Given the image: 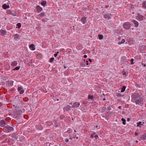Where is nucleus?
I'll use <instances>...</instances> for the list:
<instances>
[{"label": "nucleus", "mask_w": 146, "mask_h": 146, "mask_svg": "<svg viewBox=\"0 0 146 146\" xmlns=\"http://www.w3.org/2000/svg\"><path fill=\"white\" fill-rule=\"evenodd\" d=\"M140 95L139 94L135 93L133 94L131 96V97L133 100V102L136 101L138 98H139Z\"/></svg>", "instance_id": "obj_1"}, {"label": "nucleus", "mask_w": 146, "mask_h": 146, "mask_svg": "<svg viewBox=\"0 0 146 146\" xmlns=\"http://www.w3.org/2000/svg\"><path fill=\"white\" fill-rule=\"evenodd\" d=\"M131 25L129 23L127 22L123 24V26L124 29L128 30L130 28Z\"/></svg>", "instance_id": "obj_2"}, {"label": "nucleus", "mask_w": 146, "mask_h": 146, "mask_svg": "<svg viewBox=\"0 0 146 146\" xmlns=\"http://www.w3.org/2000/svg\"><path fill=\"white\" fill-rule=\"evenodd\" d=\"M143 101V99L141 98H139L136 101H134L137 104H140L142 103Z\"/></svg>", "instance_id": "obj_3"}, {"label": "nucleus", "mask_w": 146, "mask_h": 146, "mask_svg": "<svg viewBox=\"0 0 146 146\" xmlns=\"http://www.w3.org/2000/svg\"><path fill=\"white\" fill-rule=\"evenodd\" d=\"M18 90L20 94H22L24 92V90H23V87L22 86H18Z\"/></svg>", "instance_id": "obj_4"}, {"label": "nucleus", "mask_w": 146, "mask_h": 146, "mask_svg": "<svg viewBox=\"0 0 146 146\" xmlns=\"http://www.w3.org/2000/svg\"><path fill=\"white\" fill-rule=\"evenodd\" d=\"M5 127L7 129V131L8 132H9L11 131H13L14 130V129L13 127L9 126L7 125V126Z\"/></svg>", "instance_id": "obj_5"}, {"label": "nucleus", "mask_w": 146, "mask_h": 146, "mask_svg": "<svg viewBox=\"0 0 146 146\" xmlns=\"http://www.w3.org/2000/svg\"><path fill=\"white\" fill-rule=\"evenodd\" d=\"M80 105V104L79 103L75 102H74L73 105L72 106L71 108H77Z\"/></svg>", "instance_id": "obj_6"}, {"label": "nucleus", "mask_w": 146, "mask_h": 146, "mask_svg": "<svg viewBox=\"0 0 146 146\" xmlns=\"http://www.w3.org/2000/svg\"><path fill=\"white\" fill-rule=\"evenodd\" d=\"M146 137V133L144 134H143L141 136L138 137V139L140 140L141 139L143 140H145Z\"/></svg>", "instance_id": "obj_7"}, {"label": "nucleus", "mask_w": 146, "mask_h": 146, "mask_svg": "<svg viewBox=\"0 0 146 146\" xmlns=\"http://www.w3.org/2000/svg\"><path fill=\"white\" fill-rule=\"evenodd\" d=\"M71 107L70 106L68 105L64 108V110L68 111L71 109Z\"/></svg>", "instance_id": "obj_8"}, {"label": "nucleus", "mask_w": 146, "mask_h": 146, "mask_svg": "<svg viewBox=\"0 0 146 146\" xmlns=\"http://www.w3.org/2000/svg\"><path fill=\"white\" fill-rule=\"evenodd\" d=\"M36 8L37 11L38 13L40 12L42 10V8L38 5L37 6Z\"/></svg>", "instance_id": "obj_9"}, {"label": "nucleus", "mask_w": 146, "mask_h": 146, "mask_svg": "<svg viewBox=\"0 0 146 146\" xmlns=\"http://www.w3.org/2000/svg\"><path fill=\"white\" fill-rule=\"evenodd\" d=\"M111 14L108 13L105 14L104 16V17L106 19H110V16Z\"/></svg>", "instance_id": "obj_10"}, {"label": "nucleus", "mask_w": 146, "mask_h": 146, "mask_svg": "<svg viewBox=\"0 0 146 146\" xmlns=\"http://www.w3.org/2000/svg\"><path fill=\"white\" fill-rule=\"evenodd\" d=\"M131 21L133 22L134 24V27H137L139 25V23L138 22L135 20H132Z\"/></svg>", "instance_id": "obj_11"}, {"label": "nucleus", "mask_w": 146, "mask_h": 146, "mask_svg": "<svg viewBox=\"0 0 146 146\" xmlns=\"http://www.w3.org/2000/svg\"><path fill=\"white\" fill-rule=\"evenodd\" d=\"M7 32L5 31L1 30L0 31V35L5 36L6 35Z\"/></svg>", "instance_id": "obj_12"}, {"label": "nucleus", "mask_w": 146, "mask_h": 146, "mask_svg": "<svg viewBox=\"0 0 146 146\" xmlns=\"http://www.w3.org/2000/svg\"><path fill=\"white\" fill-rule=\"evenodd\" d=\"M91 137L92 138H95L96 139H97L98 137V135L96 134V133L95 132L93 133L91 135Z\"/></svg>", "instance_id": "obj_13"}, {"label": "nucleus", "mask_w": 146, "mask_h": 146, "mask_svg": "<svg viewBox=\"0 0 146 146\" xmlns=\"http://www.w3.org/2000/svg\"><path fill=\"white\" fill-rule=\"evenodd\" d=\"M137 17V19L140 21H141L143 20V19L144 18V16L141 15H138Z\"/></svg>", "instance_id": "obj_14"}, {"label": "nucleus", "mask_w": 146, "mask_h": 146, "mask_svg": "<svg viewBox=\"0 0 146 146\" xmlns=\"http://www.w3.org/2000/svg\"><path fill=\"white\" fill-rule=\"evenodd\" d=\"M0 125L1 126H4L6 124L5 121L4 120H1L0 123Z\"/></svg>", "instance_id": "obj_15"}, {"label": "nucleus", "mask_w": 146, "mask_h": 146, "mask_svg": "<svg viewBox=\"0 0 146 146\" xmlns=\"http://www.w3.org/2000/svg\"><path fill=\"white\" fill-rule=\"evenodd\" d=\"M2 7L3 9H6L9 8V5H7L6 4H5L3 5Z\"/></svg>", "instance_id": "obj_16"}, {"label": "nucleus", "mask_w": 146, "mask_h": 146, "mask_svg": "<svg viewBox=\"0 0 146 146\" xmlns=\"http://www.w3.org/2000/svg\"><path fill=\"white\" fill-rule=\"evenodd\" d=\"M13 36H14V39L16 40H17V39H18L19 37V35L17 34L13 35Z\"/></svg>", "instance_id": "obj_17"}, {"label": "nucleus", "mask_w": 146, "mask_h": 146, "mask_svg": "<svg viewBox=\"0 0 146 146\" xmlns=\"http://www.w3.org/2000/svg\"><path fill=\"white\" fill-rule=\"evenodd\" d=\"M30 48L32 50H34L35 49V48H34V45L33 44H31L30 45Z\"/></svg>", "instance_id": "obj_18"}, {"label": "nucleus", "mask_w": 146, "mask_h": 146, "mask_svg": "<svg viewBox=\"0 0 146 146\" xmlns=\"http://www.w3.org/2000/svg\"><path fill=\"white\" fill-rule=\"evenodd\" d=\"M86 17H83L81 18V21L83 22V24H85L86 23Z\"/></svg>", "instance_id": "obj_19"}, {"label": "nucleus", "mask_w": 146, "mask_h": 146, "mask_svg": "<svg viewBox=\"0 0 146 146\" xmlns=\"http://www.w3.org/2000/svg\"><path fill=\"white\" fill-rule=\"evenodd\" d=\"M17 61H14L13 62H12V63L11 64V65L13 66H15L17 65Z\"/></svg>", "instance_id": "obj_20"}, {"label": "nucleus", "mask_w": 146, "mask_h": 146, "mask_svg": "<svg viewBox=\"0 0 146 146\" xmlns=\"http://www.w3.org/2000/svg\"><path fill=\"white\" fill-rule=\"evenodd\" d=\"M100 40H102L103 38V36L101 34H99L98 36Z\"/></svg>", "instance_id": "obj_21"}, {"label": "nucleus", "mask_w": 146, "mask_h": 146, "mask_svg": "<svg viewBox=\"0 0 146 146\" xmlns=\"http://www.w3.org/2000/svg\"><path fill=\"white\" fill-rule=\"evenodd\" d=\"M142 7L144 8H146V1H145L142 4Z\"/></svg>", "instance_id": "obj_22"}, {"label": "nucleus", "mask_w": 146, "mask_h": 146, "mask_svg": "<svg viewBox=\"0 0 146 146\" xmlns=\"http://www.w3.org/2000/svg\"><path fill=\"white\" fill-rule=\"evenodd\" d=\"M46 3V1H43L41 2V5L43 6H45Z\"/></svg>", "instance_id": "obj_23"}, {"label": "nucleus", "mask_w": 146, "mask_h": 146, "mask_svg": "<svg viewBox=\"0 0 146 146\" xmlns=\"http://www.w3.org/2000/svg\"><path fill=\"white\" fill-rule=\"evenodd\" d=\"M126 87L125 86H123L122 88L121 89V92H124L125 89Z\"/></svg>", "instance_id": "obj_24"}, {"label": "nucleus", "mask_w": 146, "mask_h": 146, "mask_svg": "<svg viewBox=\"0 0 146 146\" xmlns=\"http://www.w3.org/2000/svg\"><path fill=\"white\" fill-rule=\"evenodd\" d=\"M88 98L89 99L93 100L94 98L93 96V95L90 96V95H89L88 96Z\"/></svg>", "instance_id": "obj_25"}, {"label": "nucleus", "mask_w": 146, "mask_h": 146, "mask_svg": "<svg viewBox=\"0 0 146 146\" xmlns=\"http://www.w3.org/2000/svg\"><path fill=\"white\" fill-rule=\"evenodd\" d=\"M122 121H123V125H125L126 124L125 122L126 120H125L123 118H122L121 119Z\"/></svg>", "instance_id": "obj_26"}, {"label": "nucleus", "mask_w": 146, "mask_h": 146, "mask_svg": "<svg viewBox=\"0 0 146 146\" xmlns=\"http://www.w3.org/2000/svg\"><path fill=\"white\" fill-rule=\"evenodd\" d=\"M125 42V40L124 39H123L120 42H118V44H122V43H124Z\"/></svg>", "instance_id": "obj_27"}, {"label": "nucleus", "mask_w": 146, "mask_h": 146, "mask_svg": "<svg viewBox=\"0 0 146 146\" xmlns=\"http://www.w3.org/2000/svg\"><path fill=\"white\" fill-rule=\"evenodd\" d=\"M20 67V66L17 67L16 68H14V69H13V70H19V69Z\"/></svg>", "instance_id": "obj_28"}, {"label": "nucleus", "mask_w": 146, "mask_h": 146, "mask_svg": "<svg viewBox=\"0 0 146 146\" xmlns=\"http://www.w3.org/2000/svg\"><path fill=\"white\" fill-rule=\"evenodd\" d=\"M54 58L52 57L50 59L49 61L50 62H52L54 60Z\"/></svg>", "instance_id": "obj_29"}, {"label": "nucleus", "mask_w": 146, "mask_h": 146, "mask_svg": "<svg viewBox=\"0 0 146 146\" xmlns=\"http://www.w3.org/2000/svg\"><path fill=\"white\" fill-rule=\"evenodd\" d=\"M17 26L18 27V28L19 29L20 27H21V24L20 23H18L17 24Z\"/></svg>", "instance_id": "obj_30"}, {"label": "nucleus", "mask_w": 146, "mask_h": 146, "mask_svg": "<svg viewBox=\"0 0 146 146\" xmlns=\"http://www.w3.org/2000/svg\"><path fill=\"white\" fill-rule=\"evenodd\" d=\"M143 125L142 124H141V122H140L139 123H137V125L138 126H140V125Z\"/></svg>", "instance_id": "obj_31"}, {"label": "nucleus", "mask_w": 146, "mask_h": 146, "mask_svg": "<svg viewBox=\"0 0 146 146\" xmlns=\"http://www.w3.org/2000/svg\"><path fill=\"white\" fill-rule=\"evenodd\" d=\"M134 61V59L133 58H131V64H133L134 63L133 62V61Z\"/></svg>", "instance_id": "obj_32"}, {"label": "nucleus", "mask_w": 146, "mask_h": 146, "mask_svg": "<svg viewBox=\"0 0 146 146\" xmlns=\"http://www.w3.org/2000/svg\"><path fill=\"white\" fill-rule=\"evenodd\" d=\"M44 15V13H43V12H42L41 13L39 14V15L41 17H43Z\"/></svg>", "instance_id": "obj_33"}, {"label": "nucleus", "mask_w": 146, "mask_h": 146, "mask_svg": "<svg viewBox=\"0 0 146 146\" xmlns=\"http://www.w3.org/2000/svg\"><path fill=\"white\" fill-rule=\"evenodd\" d=\"M9 14L13 16H16V15L15 14L11 12H10L9 13Z\"/></svg>", "instance_id": "obj_34"}, {"label": "nucleus", "mask_w": 146, "mask_h": 146, "mask_svg": "<svg viewBox=\"0 0 146 146\" xmlns=\"http://www.w3.org/2000/svg\"><path fill=\"white\" fill-rule=\"evenodd\" d=\"M80 66L82 67H84L85 66V64H84L83 63L81 62L80 64Z\"/></svg>", "instance_id": "obj_35"}, {"label": "nucleus", "mask_w": 146, "mask_h": 146, "mask_svg": "<svg viewBox=\"0 0 146 146\" xmlns=\"http://www.w3.org/2000/svg\"><path fill=\"white\" fill-rule=\"evenodd\" d=\"M12 137L14 139H17V138H16L15 135H12Z\"/></svg>", "instance_id": "obj_36"}, {"label": "nucleus", "mask_w": 146, "mask_h": 146, "mask_svg": "<svg viewBox=\"0 0 146 146\" xmlns=\"http://www.w3.org/2000/svg\"><path fill=\"white\" fill-rule=\"evenodd\" d=\"M122 95L120 93H118L117 96H118L121 97L122 96Z\"/></svg>", "instance_id": "obj_37"}, {"label": "nucleus", "mask_w": 146, "mask_h": 146, "mask_svg": "<svg viewBox=\"0 0 146 146\" xmlns=\"http://www.w3.org/2000/svg\"><path fill=\"white\" fill-rule=\"evenodd\" d=\"M138 133H137V132H135V136H136L138 135Z\"/></svg>", "instance_id": "obj_38"}, {"label": "nucleus", "mask_w": 146, "mask_h": 146, "mask_svg": "<svg viewBox=\"0 0 146 146\" xmlns=\"http://www.w3.org/2000/svg\"><path fill=\"white\" fill-rule=\"evenodd\" d=\"M65 142L66 143H68L69 142V139H67L65 140Z\"/></svg>", "instance_id": "obj_39"}, {"label": "nucleus", "mask_w": 146, "mask_h": 146, "mask_svg": "<svg viewBox=\"0 0 146 146\" xmlns=\"http://www.w3.org/2000/svg\"><path fill=\"white\" fill-rule=\"evenodd\" d=\"M57 55V53H55L54 54V56L55 57H56Z\"/></svg>", "instance_id": "obj_40"}, {"label": "nucleus", "mask_w": 146, "mask_h": 146, "mask_svg": "<svg viewBox=\"0 0 146 146\" xmlns=\"http://www.w3.org/2000/svg\"><path fill=\"white\" fill-rule=\"evenodd\" d=\"M84 58H86L87 57V56L86 55H84Z\"/></svg>", "instance_id": "obj_41"}, {"label": "nucleus", "mask_w": 146, "mask_h": 146, "mask_svg": "<svg viewBox=\"0 0 146 146\" xmlns=\"http://www.w3.org/2000/svg\"><path fill=\"white\" fill-rule=\"evenodd\" d=\"M88 61L90 62H92V60L91 59H89L88 60Z\"/></svg>", "instance_id": "obj_42"}, {"label": "nucleus", "mask_w": 146, "mask_h": 146, "mask_svg": "<svg viewBox=\"0 0 146 146\" xmlns=\"http://www.w3.org/2000/svg\"><path fill=\"white\" fill-rule=\"evenodd\" d=\"M107 109L108 110H110L111 109L110 108V107H108L107 108Z\"/></svg>", "instance_id": "obj_43"}, {"label": "nucleus", "mask_w": 146, "mask_h": 146, "mask_svg": "<svg viewBox=\"0 0 146 146\" xmlns=\"http://www.w3.org/2000/svg\"><path fill=\"white\" fill-rule=\"evenodd\" d=\"M86 62V65H88V61L87 60Z\"/></svg>", "instance_id": "obj_44"}, {"label": "nucleus", "mask_w": 146, "mask_h": 146, "mask_svg": "<svg viewBox=\"0 0 146 146\" xmlns=\"http://www.w3.org/2000/svg\"><path fill=\"white\" fill-rule=\"evenodd\" d=\"M123 75H125V76L126 75V72H124V73H123Z\"/></svg>", "instance_id": "obj_45"}, {"label": "nucleus", "mask_w": 146, "mask_h": 146, "mask_svg": "<svg viewBox=\"0 0 146 146\" xmlns=\"http://www.w3.org/2000/svg\"><path fill=\"white\" fill-rule=\"evenodd\" d=\"M130 120V119L129 118H128L127 119V121H129Z\"/></svg>", "instance_id": "obj_46"}, {"label": "nucleus", "mask_w": 146, "mask_h": 146, "mask_svg": "<svg viewBox=\"0 0 146 146\" xmlns=\"http://www.w3.org/2000/svg\"><path fill=\"white\" fill-rule=\"evenodd\" d=\"M121 37L120 36H119L118 39L119 40H120L121 39Z\"/></svg>", "instance_id": "obj_47"}, {"label": "nucleus", "mask_w": 146, "mask_h": 146, "mask_svg": "<svg viewBox=\"0 0 146 146\" xmlns=\"http://www.w3.org/2000/svg\"><path fill=\"white\" fill-rule=\"evenodd\" d=\"M105 100H106V98H104L103 99V101H105Z\"/></svg>", "instance_id": "obj_48"}, {"label": "nucleus", "mask_w": 146, "mask_h": 146, "mask_svg": "<svg viewBox=\"0 0 146 146\" xmlns=\"http://www.w3.org/2000/svg\"><path fill=\"white\" fill-rule=\"evenodd\" d=\"M69 104H70V105H72V102H70V103H69Z\"/></svg>", "instance_id": "obj_49"}, {"label": "nucleus", "mask_w": 146, "mask_h": 146, "mask_svg": "<svg viewBox=\"0 0 146 146\" xmlns=\"http://www.w3.org/2000/svg\"><path fill=\"white\" fill-rule=\"evenodd\" d=\"M108 5H106V8H107V7H108Z\"/></svg>", "instance_id": "obj_50"}, {"label": "nucleus", "mask_w": 146, "mask_h": 146, "mask_svg": "<svg viewBox=\"0 0 146 146\" xmlns=\"http://www.w3.org/2000/svg\"><path fill=\"white\" fill-rule=\"evenodd\" d=\"M146 66V65L145 64H144V67H145Z\"/></svg>", "instance_id": "obj_51"}, {"label": "nucleus", "mask_w": 146, "mask_h": 146, "mask_svg": "<svg viewBox=\"0 0 146 146\" xmlns=\"http://www.w3.org/2000/svg\"><path fill=\"white\" fill-rule=\"evenodd\" d=\"M145 80H146V76H145Z\"/></svg>", "instance_id": "obj_52"}, {"label": "nucleus", "mask_w": 146, "mask_h": 146, "mask_svg": "<svg viewBox=\"0 0 146 146\" xmlns=\"http://www.w3.org/2000/svg\"><path fill=\"white\" fill-rule=\"evenodd\" d=\"M59 53V52H57L56 53H57V54H58Z\"/></svg>", "instance_id": "obj_53"}, {"label": "nucleus", "mask_w": 146, "mask_h": 146, "mask_svg": "<svg viewBox=\"0 0 146 146\" xmlns=\"http://www.w3.org/2000/svg\"><path fill=\"white\" fill-rule=\"evenodd\" d=\"M76 138L77 139H78V137H76Z\"/></svg>", "instance_id": "obj_54"}, {"label": "nucleus", "mask_w": 146, "mask_h": 146, "mask_svg": "<svg viewBox=\"0 0 146 146\" xmlns=\"http://www.w3.org/2000/svg\"><path fill=\"white\" fill-rule=\"evenodd\" d=\"M138 142V141H136V143Z\"/></svg>", "instance_id": "obj_55"}, {"label": "nucleus", "mask_w": 146, "mask_h": 146, "mask_svg": "<svg viewBox=\"0 0 146 146\" xmlns=\"http://www.w3.org/2000/svg\"><path fill=\"white\" fill-rule=\"evenodd\" d=\"M74 132H76V130H74Z\"/></svg>", "instance_id": "obj_56"}, {"label": "nucleus", "mask_w": 146, "mask_h": 146, "mask_svg": "<svg viewBox=\"0 0 146 146\" xmlns=\"http://www.w3.org/2000/svg\"><path fill=\"white\" fill-rule=\"evenodd\" d=\"M119 108H120V107H119Z\"/></svg>", "instance_id": "obj_57"}, {"label": "nucleus", "mask_w": 146, "mask_h": 146, "mask_svg": "<svg viewBox=\"0 0 146 146\" xmlns=\"http://www.w3.org/2000/svg\"><path fill=\"white\" fill-rule=\"evenodd\" d=\"M103 95L104 96V94H103Z\"/></svg>", "instance_id": "obj_58"}, {"label": "nucleus", "mask_w": 146, "mask_h": 146, "mask_svg": "<svg viewBox=\"0 0 146 146\" xmlns=\"http://www.w3.org/2000/svg\"><path fill=\"white\" fill-rule=\"evenodd\" d=\"M98 127V126H97H97H96V127Z\"/></svg>", "instance_id": "obj_59"}]
</instances>
